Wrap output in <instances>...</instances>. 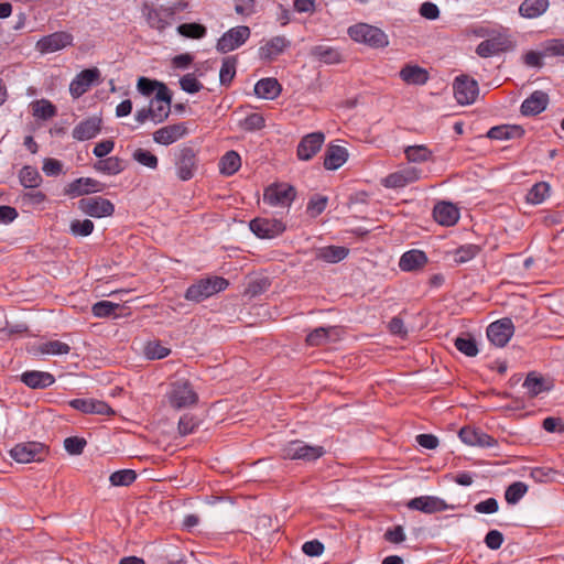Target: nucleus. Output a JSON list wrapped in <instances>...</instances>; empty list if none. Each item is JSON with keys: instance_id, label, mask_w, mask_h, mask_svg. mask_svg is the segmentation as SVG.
Listing matches in <instances>:
<instances>
[{"instance_id": "nucleus-6", "label": "nucleus", "mask_w": 564, "mask_h": 564, "mask_svg": "<svg viewBox=\"0 0 564 564\" xmlns=\"http://www.w3.org/2000/svg\"><path fill=\"white\" fill-rule=\"evenodd\" d=\"M296 197V189L288 183H273L263 192V202L272 207L289 208Z\"/></svg>"}, {"instance_id": "nucleus-39", "label": "nucleus", "mask_w": 564, "mask_h": 564, "mask_svg": "<svg viewBox=\"0 0 564 564\" xmlns=\"http://www.w3.org/2000/svg\"><path fill=\"white\" fill-rule=\"evenodd\" d=\"M19 180L23 187L35 188L42 183V176L36 167L31 165L23 166L19 172Z\"/></svg>"}, {"instance_id": "nucleus-10", "label": "nucleus", "mask_w": 564, "mask_h": 564, "mask_svg": "<svg viewBox=\"0 0 564 564\" xmlns=\"http://www.w3.org/2000/svg\"><path fill=\"white\" fill-rule=\"evenodd\" d=\"M82 213L94 218L110 217L115 213V205L102 196L85 197L78 200Z\"/></svg>"}, {"instance_id": "nucleus-15", "label": "nucleus", "mask_w": 564, "mask_h": 564, "mask_svg": "<svg viewBox=\"0 0 564 564\" xmlns=\"http://www.w3.org/2000/svg\"><path fill=\"white\" fill-rule=\"evenodd\" d=\"M142 13L150 28L162 32L170 25L169 20L174 12L172 9H165L163 7L155 8L152 4L144 2L142 6Z\"/></svg>"}, {"instance_id": "nucleus-20", "label": "nucleus", "mask_w": 564, "mask_h": 564, "mask_svg": "<svg viewBox=\"0 0 564 564\" xmlns=\"http://www.w3.org/2000/svg\"><path fill=\"white\" fill-rule=\"evenodd\" d=\"M100 191H102V184L99 181L91 177H79L67 184L64 193L75 198Z\"/></svg>"}, {"instance_id": "nucleus-26", "label": "nucleus", "mask_w": 564, "mask_h": 564, "mask_svg": "<svg viewBox=\"0 0 564 564\" xmlns=\"http://www.w3.org/2000/svg\"><path fill=\"white\" fill-rule=\"evenodd\" d=\"M429 259L424 251L412 249L404 252L399 260V268L403 272H412L422 269Z\"/></svg>"}, {"instance_id": "nucleus-56", "label": "nucleus", "mask_w": 564, "mask_h": 564, "mask_svg": "<svg viewBox=\"0 0 564 564\" xmlns=\"http://www.w3.org/2000/svg\"><path fill=\"white\" fill-rule=\"evenodd\" d=\"M94 223L90 219H76L70 223L69 229L73 236L86 237L94 231Z\"/></svg>"}, {"instance_id": "nucleus-47", "label": "nucleus", "mask_w": 564, "mask_h": 564, "mask_svg": "<svg viewBox=\"0 0 564 564\" xmlns=\"http://www.w3.org/2000/svg\"><path fill=\"white\" fill-rule=\"evenodd\" d=\"M455 347L467 357H475L478 354V347L475 338L470 335L459 336L455 339Z\"/></svg>"}, {"instance_id": "nucleus-3", "label": "nucleus", "mask_w": 564, "mask_h": 564, "mask_svg": "<svg viewBox=\"0 0 564 564\" xmlns=\"http://www.w3.org/2000/svg\"><path fill=\"white\" fill-rule=\"evenodd\" d=\"M349 37L372 48H383L389 45L388 35L379 28L368 23H357L348 28Z\"/></svg>"}, {"instance_id": "nucleus-12", "label": "nucleus", "mask_w": 564, "mask_h": 564, "mask_svg": "<svg viewBox=\"0 0 564 564\" xmlns=\"http://www.w3.org/2000/svg\"><path fill=\"white\" fill-rule=\"evenodd\" d=\"M198 166V159L195 151L185 147L175 156V169L178 180L186 182L194 177Z\"/></svg>"}, {"instance_id": "nucleus-59", "label": "nucleus", "mask_w": 564, "mask_h": 564, "mask_svg": "<svg viewBox=\"0 0 564 564\" xmlns=\"http://www.w3.org/2000/svg\"><path fill=\"white\" fill-rule=\"evenodd\" d=\"M265 120L259 112L248 115L240 123L241 128L247 131L260 130L264 127Z\"/></svg>"}, {"instance_id": "nucleus-43", "label": "nucleus", "mask_w": 564, "mask_h": 564, "mask_svg": "<svg viewBox=\"0 0 564 564\" xmlns=\"http://www.w3.org/2000/svg\"><path fill=\"white\" fill-rule=\"evenodd\" d=\"M550 195V185L546 182L535 183L527 194V202L532 205L543 203Z\"/></svg>"}, {"instance_id": "nucleus-14", "label": "nucleus", "mask_w": 564, "mask_h": 564, "mask_svg": "<svg viewBox=\"0 0 564 564\" xmlns=\"http://www.w3.org/2000/svg\"><path fill=\"white\" fill-rule=\"evenodd\" d=\"M514 333V326L510 318H501L491 323L487 328V337L497 347H505Z\"/></svg>"}, {"instance_id": "nucleus-1", "label": "nucleus", "mask_w": 564, "mask_h": 564, "mask_svg": "<svg viewBox=\"0 0 564 564\" xmlns=\"http://www.w3.org/2000/svg\"><path fill=\"white\" fill-rule=\"evenodd\" d=\"M228 285L229 282L225 278L216 275L207 276L191 284L187 288L184 297L189 302L199 303L218 292L226 290Z\"/></svg>"}, {"instance_id": "nucleus-13", "label": "nucleus", "mask_w": 564, "mask_h": 564, "mask_svg": "<svg viewBox=\"0 0 564 564\" xmlns=\"http://www.w3.org/2000/svg\"><path fill=\"white\" fill-rule=\"evenodd\" d=\"M454 96L459 105H470L475 102L479 88L478 83L468 75H459L453 84Z\"/></svg>"}, {"instance_id": "nucleus-21", "label": "nucleus", "mask_w": 564, "mask_h": 564, "mask_svg": "<svg viewBox=\"0 0 564 564\" xmlns=\"http://www.w3.org/2000/svg\"><path fill=\"white\" fill-rule=\"evenodd\" d=\"M409 509L417 510L424 513H435L445 511L447 509L446 502L434 496H420L416 498L411 499L406 503Z\"/></svg>"}, {"instance_id": "nucleus-29", "label": "nucleus", "mask_w": 564, "mask_h": 564, "mask_svg": "<svg viewBox=\"0 0 564 564\" xmlns=\"http://www.w3.org/2000/svg\"><path fill=\"white\" fill-rule=\"evenodd\" d=\"M282 87L278 79L267 77L258 80L254 85V94L262 99L273 100L281 94Z\"/></svg>"}, {"instance_id": "nucleus-11", "label": "nucleus", "mask_w": 564, "mask_h": 564, "mask_svg": "<svg viewBox=\"0 0 564 564\" xmlns=\"http://www.w3.org/2000/svg\"><path fill=\"white\" fill-rule=\"evenodd\" d=\"M74 44V36L67 31H57L42 36L35 44V48L41 54H50Z\"/></svg>"}, {"instance_id": "nucleus-42", "label": "nucleus", "mask_w": 564, "mask_h": 564, "mask_svg": "<svg viewBox=\"0 0 564 564\" xmlns=\"http://www.w3.org/2000/svg\"><path fill=\"white\" fill-rule=\"evenodd\" d=\"M405 158L409 162L423 163L432 159V151L423 144L409 145L404 149Z\"/></svg>"}, {"instance_id": "nucleus-45", "label": "nucleus", "mask_w": 564, "mask_h": 564, "mask_svg": "<svg viewBox=\"0 0 564 564\" xmlns=\"http://www.w3.org/2000/svg\"><path fill=\"white\" fill-rule=\"evenodd\" d=\"M479 252V246L474 243H467L458 247L452 253L454 257V262L457 264H462L473 260Z\"/></svg>"}, {"instance_id": "nucleus-41", "label": "nucleus", "mask_w": 564, "mask_h": 564, "mask_svg": "<svg viewBox=\"0 0 564 564\" xmlns=\"http://www.w3.org/2000/svg\"><path fill=\"white\" fill-rule=\"evenodd\" d=\"M334 332H336V327H317L307 334L306 344L312 347L326 345Z\"/></svg>"}, {"instance_id": "nucleus-57", "label": "nucleus", "mask_w": 564, "mask_h": 564, "mask_svg": "<svg viewBox=\"0 0 564 564\" xmlns=\"http://www.w3.org/2000/svg\"><path fill=\"white\" fill-rule=\"evenodd\" d=\"M170 348L159 341H150L145 346L144 354L149 359H163L170 355Z\"/></svg>"}, {"instance_id": "nucleus-22", "label": "nucleus", "mask_w": 564, "mask_h": 564, "mask_svg": "<svg viewBox=\"0 0 564 564\" xmlns=\"http://www.w3.org/2000/svg\"><path fill=\"white\" fill-rule=\"evenodd\" d=\"M68 404L85 414H113V410L106 402L96 399H73Z\"/></svg>"}, {"instance_id": "nucleus-9", "label": "nucleus", "mask_w": 564, "mask_h": 564, "mask_svg": "<svg viewBox=\"0 0 564 564\" xmlns=\"http://www.w3.org/2000/svg\"><path fill=\"white\" fill-rule=\"evenodd\" d=\"M250 230L260 239H273L286 230L282 219L257 217L249 223Z\"/></svg>"}, {"instance_id": "nucleus-7", "label": "nucleus", "mask_w": 564, "mask_h": 564, "mask_svg": "<svg viewBox=\"0 0 564 564\" xmlns=\"http://www.w3.org/2000/svg\"><path fill=\"white\" fill-rule=\"evenodd\" d=\"M47 454V447L40 442L18 443L10 449L11 458L20 464L42 462Z\"/></svg>"}, {"instance_id": "nucleus-30", "label": "nucleus", "mask_w": 564, "mask_h": 564, "mask_svg": "<svg viewBox=\"0 0 564 564\" xmlns=\"http://www.w3.org/2000/svg\"><path fill=\"white\" fill-rule=\"evenodd\" d=\"M399 75L406 85L421 86L429 80V72L419 65L408 64L401 68Z\"/></svg>"}, {"instance_id": "nucleus-4", "label": "nucleus", "mask_w": 564, "mask_h": 564, "mask_svg": "<svg viewBox=\"0 0 564 564\" xmlns=\"http://www.w3.org/2000/svg\"><path fill=\"white\" fill-rule=\"evenodd\" d=\"M476 34L478 36H488V39L480 42L476 47L477 55L482 58L499 55L511 47V41L506 33L497 31L489 32L485 29H480Z\"/></svg>"}, {"instance_id": "nucleus-50", "label": "nucleus", "mask_w": 564, "mask_h": 564, "mask_svg": "<svg viewBox=\"0 0 564 564\" xmlns=\"http://www.w3.org/2000/svg\"><path fill=\"white\" fill-rule=\"evenodd\" d=\"M137 479V473L133 469H121L112 473L109 481L112 486H130Z\"/></svg>"}, {"instance_id": "nucleus-18", "label": "nucleus", "mask_w": 564, "mask_h": 564, "mask_svg": "<svg viewBox=\"0 0 564 564\" xmlns=\"http://www.w3.org/2000/svg\"><path fill=\"white\" fill-rule=\"evenodd\" d=\"M187 134V126L185 122H177L164 126L153 132V140L158 144L170 145Z\"/></svg>"}, {"instance_id": "nucleus-44", "label": "nucleus", "mask_w": 564, "mask_h": 564, "mask_svg": "<svg viewBox=\"0 0 564 564\" xmlns=\"http://www.w3.org/2000/svg\"><path fill=\"white\" fill-rule=\"evenodd\" d=\"M237 62L238 61L236 56H228L223 59V64L219 72V80L221 85H230V83L236 76Z\"/></svg>"}, {"instance_id": "nucleus-32", "label": "nucleus", "mask_w": 564, "mask_h": 564, "mask_svg": "<svg viewBox=\"0 0 564 564\" xmlns=\"http://www.w3.org/2000/svg\"><path fill=\"white\" fill-rule=\"evenodd\" d=\"M522 387L527 390L529 397L534 398L551 390L552 386L541 375L535 371L529 372Z\"/></svg>"}, {"instance_id": "nucleus-34", "label": "nucleus", "mask_w": 564, "mask_h": 564, "mask_svg": "<svg viewBox=\"0 0 564 564\" xmlns=\"http://www.w3.org/2000/svg\"><path fill=\"white\" fill-rule=\"evenodd\" d=\"M524 134V130L520 126L502 124L496 126L488 130L487 137L492 140H509L520 138Z\"/></svg>"}, {"instance_id": "nucleus-52", "label": "nucleus", "mask_w": 564, "mask_h": 564, "mask_svg": "<svg viewBox=\"0 0 564 564\" xmlns=\"http://www.w3.org/2000/svg\"><path fill=\"white\" fill-rule=\"evenodd\" d=\"M39 349L45 355H67L70 351L69 345L61 340H48L42 343Z\"/></svg>"}, {"instance_id": "nucleus-2", "label": "nucleus", "mask_w": 564, "mask_h": 564, "mask_svg": "<svg viewBox=\"0 0 564 564\" xmlns=\"http://www.w3.org/2000/svg\"><path fill=\"white\" fill-rule=\"evenodd\" d=\"M165 398L169 405L177 411L191 408L198 401V394L186 379H177L171 382Z\"/></svg>"}, {"instance_id": "nucleus-5", "label": "nucleus", "mask_w": 564, "mask_h": 564, "mask_svg": "<svg viewBox=\"0 0 564 564\" xmlns=\"http://www.w3.org/2000/svg\"><path fill=\"white\" fill-rule=\"evenodd\" d=\"M281 452L284 459L314 462L325 454V448L319 445H308L304 441L295 440L285 444Z\"/></svg>"}, {"instance_id": "nucleus-31", "label": "nucleus", "mask_w": 564, "mask_h": 564, "mask_svg": "<svg viewBox=\"0 0 564 564\" xmlns=\"http://www.w3.org/2000/svg\"><path fill=\"white\" fill-rule=\"evenodd\" d=\"M289 41L284 36H274L259 48V56L264 61H272L283 53Z\"/></svg>"}, {"instance_id": "nucleus-58", "label": "nucleus", "mask_w": 564, "mask_h": 564, "mask_svg": "<svg viewBox=\"0 0 564 564\" xmlns=\"http://www.w3.org/2000/svg\"><path fill=\"white\" fill-rule=\"evenodd\" d=\"M198 420L194 415L184 414L181 416L178 421V433L183 436L189 435L196 431L198 427Z\"/></svg>"}, {"instance_id": "nucleus-8", "label": "nucleus", "mask_w": 564, "mask_h": 564, "mask_svg": "<svg viewBox=\"0 0 564 564\" xmlns=\"http://www.w3.org/2000/svg\"><path fill=\"white\" fill-rule=\"evenodd\" d=\"M251 31L247 25L229 29L217 41L216 50L219 53H229L242 46L250 37Z\"/></svg>"}, {"instance_id": "nucleus-46", "label": "nucleus", "mask_w": 564, "mask_h": 564, "mask_svg": "<svg viewBox=\"0 0 564 564\" xmlns=\"http://www.w3.org/2000/svg\"><path fill=\"white\" fill-rule=\"evenodd\" d=\"M177 33L184 37L200 40L206 36L207 29L199 23H183L177 26Z\"/></svg>"}, {"instance_id": "nucleus-23", "label": "nucleus", "mask_w": 564, "mask_h": 564, "mask_svg": "<svg viewBox=\"0 0 564 564\" xmlns=\"http://www.w3.org/2000/svg\"><path fill=\"white\" fill-rule=\"evenodd\" d=\"M549 105V95L542 90L533 91L521 104V113L523 116H536L544 111Z\"/></svg>"}, {"instance_id": "nucleus-37", "label": "nucleus", "mask_w": 564, "mask_h": 564, "mask_svg": "<svg viewBox=\"0 0 564 564\" xmlns=\"http://www.w3.org/2000/svg\"><path fill=\"white\" fill-rule=\"evenodd\" d=\"M94 167L104 174L117 175L124 170V161L118 156H109L99 160Z\"/></svg>"}, {"instance_id": "nucleus-19", "label": "nucleus", "mask_w": 564, "mask_h": 564, "mask_svg": "<svg viewBox=\"0 0 564 564\" xmlns=\"http://www.w3.org/2000/svg\"><path fill=\"white\" fill-rule=\"evenodd\" d=\"M325 141L323 132H312L302 138L297 145V158L302 161L311 160L322 148Z\"/></svg>"}, {"instance_id": "nucleus-25", "label": "nucleus", "mask_w": 564, "mask_h": 564, "mask_svg": "<svg viewBox=\"0 0 564 564\" xmlns=\"http://www.w3.org/2000/svg\"><path fill=\"white\" fill-rule=\"evenodd\" d=\"M433 217L440 225L451 227L458 221L459 210L452 203L441 202L435 205L433 209Z\"/></svg>"}, {"instance_id": "nucleus-54", "label": "nucleus", "mask_w": 564, "mask_h": 564, "mask_svg": "<svg viewBox=\"0 0 564 564\" xmlns=\"http://www.w3.org/2000/svg\"><path fill=\"white\" fill-rule=\"evenodd\" d=\"M149 107L151 110L150 112L152 115V121L156 124L165 121L171 112V104H156L155 101H150Z\"/></svg>"}, {"instance_id": "nucleus-53", "label": "nucleus", "mask_w": 564, "mask_h": 564, "mask_svg": "<svg viewBox=\"0 0 564 564\" xmlns=\"http://www.w3.org/2000/svg\"><path fill=\"white\" fill-rule=\"evenodd\" d=\"M327 203H328V198L326 196L315 194L310 198V200L307 203L306 213L311 217L315 218V217L319 216L326 209Z\"/></svg>"}, {"instance_id": "nucleus-36", "label": "nucleus", "mask_w": 564, "mask_h": 564, "mask_svg": "<svg viewBox=\"0 0 564 564\" xmlns=\"http://www.w3.org/2000/svg\"><path fill=\"white\" fill-rule=\"evenodd\" d=\"M241 166V158L236 151L226 152L219 161V172L223 175H234Z\"/></svg>"}, {"instance_id": "nucleus-48", "label": "nucleus", "mask_w": 564, "mask_h": 564, "mask_svg": "<svg viewBox=\"0 0 564 564\" xmlns=\"http://www.w3.org/2000/svg\"><path fill=\"white\" fill-rule=\"evenodd\" d=\"M132 158L135 162L139 164L149 167L151 170H156L159 165V159L155 154H153L151 151L138 148L132 153Z\"/></svg>"}, {"instance_id": "nucleus-63", "label": "nucleus", "mask_w": 564, "mask_h": 564, "mask_svg": "<svg viewBox=\"0 0 564 564\" xmlns=\"http://www.w3.org/2000/svg\"><path fill=\"white\" fill-rule=\"evenodd\" d=\"M505 541L503 534L498 530H490L485 536V544L490 550H498Z\"/></svg>"}, {"instance_id": "nucleus-38", "label": "nucleus", "mask_w": 564, "mask_h": 564, "mask_svg": "<svg viewBox=\"0 0 564 564\" xmlns=\"http://www.w3.org/2000/svg\"><path fill=\"white\" fill-rule=\"evenodd\" d=\"M312 55L326 64H338L341 62V54L339 51L327 45L315 46L312 50Z\"/></svg>"}, {"instance_id": "nucleus-33", "label": "nucleus", "mask_w": 564, "mask_h": 564, "mask_svg": "<svg viewBox=\"0 0 564 564\" xmlns=\"http://www.w3.org/2000/svg\"><path fill=\"white\" fill-rule=\"evenodd\" d=\"M549 6V0H523L519 13L525 19H536L546 12Z\"/></svg>"}, {"instance_id": "nucleus-35", "label": "nucleus", "mask_w": 564, "mask_h": 564, "mask_svg": "<svg viewBox=\"0 0 564 564\" xmlns=\"http://www.w3.org/2000/svg\"><path fill=\"white\" fill-rule=\"evenodd\" d=\"M349 253L346 247L341 246H326L316 250V259L323 260L328 263H337L344 260Z\"/></svg>"}, {"instance_id": "nucleus-16", "label": "nucleus", "mask_w": 564, "mask_h": 564, "mask_svg": "<svg viewBox=\"0 0 564 564\" xmlns=\"http://www.w3.org/2000/svg\"><path fill=\"white\" fill-rule=\"evenodd\" d=\"M420 177L421 170L414 166H405L387 175L383 178L382 184L387 188H401L419 181Z\"/></svg>"}, {"instance_id": "nucleus-64", "label": "nucleus", "mask_w": 564, "mask_h": 564, "mask_svg": "<svg viewBox=\"0 0 564 564\" xmlns=\"http://www.w3.org/2000/svg\"><path fill=\"white\" fill-rule=\"evenodd\" d=\"M475 511L478 513L491 514L498 511L499 505L497 499L488 498L475 505Z\"/></svg>"}, {"instance_id": "nucleus-49", "label": "nucleus", "mask_w": 564, "mask_h": 564, "mask_svg": "<svg viewBox=\"0 0 564 564\" xmlns=\"http://www.w3.org/2000/svg\"><path fill=\"white\" fill-rule=\"evenodd\" d=\"M528 486L522 481L512 482L505 491V499L510 505L518 503L527 494Z\"/></svg>"}, {"instance_id": "nucleus-60", "label": "nucleus", "mask_w": 564, "mask_h": 564, "mask_svg": "<svg viewBox=\"0 0 564 564\" xmlns=\"http://www.w3.org/2000/svg\"><path fill=\"white\" fill-rule=\"evenodd\" d=\"M118 304L112 303L110 301H100L93 305L91 312L94 316L102 318L108 317L111 314L115 313V311L118 308Z\"/></svg>"}, {"instance_id": "nucleus-40", "label": "nucleus", "mask_w": 564, "mask_h": 564, "mask_svg": "<svg viewBox=\"0 0 564 564\" xmlns=\"http://www.w3.org/2000/svg\"><path fill=\"white\" fill-rule=\"evenodd\" d=\"M32 115L42 120H47L56 116V107L47 99L35 100L31 104Z\"/></svg>"}, {"instance_id": "nucleus-51", "label": "nucleus", "mask_w": 564, "mask_h": 564, "mask_svg": "<svg viewBox=\"0 0 564 564\" xmlns=\"http://www.w3.org/2000/svg\"><path fill=\"white\" fill-rule=\"evenodd\" d=\"M543 57H562L564 56L563 39H551L542 44Z\"/></svg>"}, {"instance_id": "nucleus-55", "label": "nucleus", "mask_w": 564, "mask_h": 564, "mask_svg": "<svg viewBox=\"0 0 564 564\" xmlns=\"http://www.w3.org/2000/svg\"><path fill=\"white\" fill-rule=\"evenodd\" d=\"M181 89L187 94H196L203 89V84L198 80L195 73H187L180 78Z\"/></svg>"}, {"instance_id": "nucleus-28", "label": "nucleus", "mask_w": 564, "mask_h": 564, "mask_svg": "<svg viewBox=\"0 0 564 564\" xmlns=\"http://www.w3.org/2000/svg\"><path fill=\"white\" fill-rule=\"evenodd\" d=\"M348 160V151L341 145L330 144L324 154V167L326 170H337Z\"/></svg>"}, {"instance_id": "nucleus-62", "label": "nucleus", "mask_w": 564, "mask_h": 564, "mask_svg": "<svg viewBox=\"0 0 564 564\" xmlns=\"http://www.w3.org/2000/svg\"><path fill=\"white\" fill-rule=\"evenodd\" d=\"M85 446H86V441L84 438H80L77 436L67 437L64 441L65 449L72 455L82 454Z\"/></svg>"}, {"instance_id": "nucleus-24", "label": "nucleus", "mask_w": 564, "mask_h": 564, "mask_svg": "<svg viewBox=\"0 0 564 564\" xmlns=\"http://www.w3.org/2000/svg\"><path fill=\"white\" fill-rule=\"evenodd\" d=\"M101 131V119L90 117L80 121L73 129L72 135L75 140L87 141L95 138Z\"/></svg>"}, {"instance_id": "nucleus-27", "label": "nucleus", "mask_w": 564, "mask_h": 564, "mask_svg": "<svg viewBox=\"0 0 564 564\" xmlns=\"http://www.w3.org/2000/svg\"><path fill=\"white\" fill-rule=\"evenodd\" d=\"M21 381L31 389H45L55 382V377L50 372L30 370L21 375Z\"/></svg>"}, {"instance_id": "nucleus-61", "label": "nucleus", "mask_w": 564, "mask_h": 564, "mask_svg": "<svg viewBox=\"0 0 564 564\" xmlns=\"http://www.w3.org/2000/svg\"><path fill=\"white\" fill-rule=\"evenodd\" d=\"M22 203L28 206H40L46 200V195L41 191H30L21 195Z\"/></svg>"}, {"instance_id": "nucleus-17", "label": "nucleus", "mask_w": 564, "mask_h": 564, "mask_svg": "<svg viewBox=\"0 0 564 564\" xmlns=\"http://www.w3.org/2000/svg\"><path fill=\"white\" fill-rule=\"evenodd\" d=\"M100 77L98 68H88L82 70L69 84V93L74 99L83 96L91 85Z\"/></svg>"}]
</instances>
